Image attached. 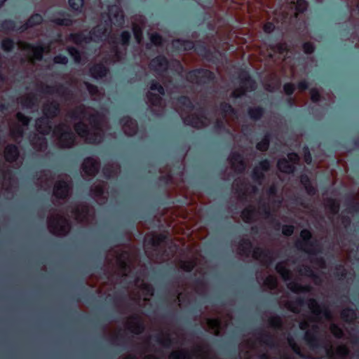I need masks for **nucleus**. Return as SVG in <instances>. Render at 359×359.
<instances>
[{
	"label": "nucleus",
	"instance_id": "obj_18",
	"mask_svg": "<svg viewBox=\"0 0 359 359\" xmlns=\"http://www.w3.org/2000/svg\"><path fill=\"white\" fill-rule=\"evenodd\" d=\"M196 41L189 39H175L172 41V47L177 51H189L194 50Z\"/></svg>",
	"mask_w": 359,
	"mask_h": 359
},
{
	"label": "nucleus",
	"instance_id": "obj_56",
	"mask_svg": "<svg viewBox=\"0 0 359 359\" xmlns=\"http://www.w3.org/2000/svg\"><path fill=\"white\" fill-rule=\"evenodd\" d=\"M71 10L76 13H81L84 5V0H68Z\"/></svg>",
	"mask_w": 359,
	"mask_h": 359
},
{
	"label": "nucleus",
	"instance_id": "obj_9",
	"mask_svg": "<svg viewBox=\"0 0 359 359\" xmlns=\"http://www.w3.org/2000/svg\"><path fill=\"white\" fill-rule=\"evenodd\" d=\"M111 29V20H104V24H99L94 27L90 32L89 36L93 41H101L103 37H107Z\"/></svg>",
	"mask_w": 359,
	"mask_h": 359
},
{
	"label": "nucleus",
	"instance_id": "obj_47",
	"mask_svg": "<svg viewBox=\"0 0 359 359\" xmlns=\"http://www.w3.org/2000/svg\"><path fill=\"white\" fill-rule=\"evenodd\" d=\"M0 27L4 32H11V31H19V27L17 28L16 22L13 20L11 19H6L3 20Z\"/></svg>",
	"mask_w": 359,
	"mask_h": 359
},
{
	"label": "nucleus",
	"instance_id": "obj_54",
	"mask_svg": "<svg viewBox=\"0 0 359 359\" xmlns=\"http://www.w3.org/2000/svg\"><path fill=\"white\" fill-rule=\"evenodd\" d=\"M270 48L280 54H285L289 52V46L285 42L277 43L275 45L270 46Z\"/></svg>",
	"mask_w": 359,
	"mask_h": 359
},
{
	"label": "nucleus",
	"instance_id": "obj_62",
	"mask_svg": "<svg viewBox=\"0 0 359 359\" xmlns=\"http://www.w3.org/2000/svg\"><path fill=\"white\" fill-rule=\"evenodd\" d=\"M244 159V157L242 154L238 151L231 152L229 157V161L231 164V166L235 165L236 163H239L240 161Z\"/></svg>",
	"mask_w": 359,
	"mask_h": 359
},
{
	"label": "nucleus",
	"instance_id": "obj_48",
	"mask_svg": "<svg viewBox=\"0 0 359 359\" xmlns=\"http://www.w3.org/2000/svg\"><path fill=\"white\" fill-rule=\"evenodd\" d=\"M128 255L129 253L128 251H123L117 258L118 264L120 269L124 272L128 271L130 268V266L126 261V258L128 257Z\"/></svg>",
	"mask_w": 359,
	"mask_h": 359
},
{
	"label": "nucleus",
	"instance_id": "obj_4",
	"mask_svg": "<svg viewBox=\"0 0 359 359\" xmlns=\"http://www.w3.org/2000/svg\"><path fill=\"white\" fill-rule=\"evenodd\" d=\"M53 133L57 137L59 147L62 149H71L76 142V135L71 128L64 124L55 126Z\"/></svg>",
	"mask_w": 359,
	"mask_h": 359
},
{
	"label": "nucleus",
	"instance_id": "obj_5",
	"mask_svg": "<svg viewBox=\"0 0 359 359\" xmlns=\"http://www.w3.org/2000/svg\"><path fill=\"white\" fill-rule=\"evenodd\" d=\"M241 88L231 92L230 96L238 99L243 96L246 92H252L256 89V82L247 71H242L239 74Z\"/></svg>",
	"mask_w": 359,
	"mask_h": 359
},
{
	"label": "nucleus",
	"instance_id": "obj_32",
	"mask_svg": "<svg viewBox=\"0 0 359 359\" xmlns=\"http://www.w3.org/2000/svg\"><path fill=\"white\" fill-rule=\"evenodd\" d=\"M69 40L79 46L82 43H90L93 39L89 35H85L82 32L71 33L69 36Z\"/></svg>",
	"mask_w": 359,
	"mask_h": 359
},
{
	"label": "nucleus",
	"instance_id": "obj_34",
	"mask_svg": "<svg viewBox=\"0 0 359 359\" xmlns=\"http://www.w3.org/2000/svg\"><path fill=\"white\" fill-rule=\"evenodd\" d=\"M154 341L158 344L162 345L165 348H170L175 343L174 339H172L170 334H166L165 337H163L161 334H158L154 336Z\"/></svg>",
	"mask_w": 359,
	"mask_h": 359
},
{
	"label": "nucleus",
	"instance_id": "obj_39",
	"mask_svg": "<svg viewBox=\"0 0 359 359\" xmlns=\"http://www.w3.org/2000/svg\"><path fill=\"white\" fill-rule=\"evenodd\" d=\"M194 355V352L182 349L171 352L169 355V359H191Z\"/></svg>",
	"mask_w": 359,
	"mask_h": 359
},
{
	"label": "nucleus",
	"instance_id": "obj_60",
	"mask_svg": "<svg viewBox=\"0 0 359 359\" xmlns=\"http://www.w3.org/2000/svg\"><path fill=\"white\" fill-rule=\"evenodd\" d=\"M330 331L334 337L341 339L344 336V330L337 324L332 323L330 325Z\"/></svg>",
	"mask_w": 359,
	"mask_h": 359
},
{
	"label": "nucleus",
	"instance_id": "obj_13",
	"mask_svg": "<svg viewBox=\"0 0 359 359\" xmlns=\"http://www.w3.org/2000/svg\"><path fill=\"white\" fill-rule=\"evenodd\" d=\"M252 257L255 259L261 260L266 266L270 265L273 261V252L259 247H256L254 249Z\"/></svg>",
	"mask_w": 359,
	"mask_h": 359
},
{
	"label": "nucleus",
	"instance_id": "obj_30",
	"mask_svg": "<svg viewBox=\"0 0 359 359\" xmlns=\"http://www.w3.org/2000/svg\"><path fill=\"white\" fill-rule=\"evenodd\" d=\"M259 334V340L262 344H265L271 348H274L278 346V344L275 341L273 336L270 333L260 330Z\"/></svg>",
	"mask_w": 359,
	"mask_h": 359
},
{
	"label": "nucleus",
	"instance_id": "obj_43",
	"mask_svg": "<svg viewBox=\"0 0 359 359\" xmlns=\"http://www.w3.org/2000/svg\"><path fill=\"white\" fill-rule=\"evenodd\" d=\"M219 108L221 115L224 118H225L227 115L235 114L236 113V109L232 107V105L226 102H220Z\"/></svg>",
	"mask_w": 359,
	"mask_h": 359
},
{
	"label": "nucleus",
	"instance_id": "obj_57",
	"mask_svg": "<svg viewBox=\"0 0 359 359\" xmlns=\"http://www.w3.org/2000/svg\"><path fill=\"white\" fill-rule=\"evenodd\" d=\"M88 121L92 126L98 130L101 126V116L98 113L91 114L88 116Z\"/></svg>",
	"mask_w": 359,
	"mask_h": 359
},
{
	"label": "nucleus",
	"instance_id": "obj_25",
	"mask_svg": "<svg viewBox=\"0 0 359 359\" xmlns=\"http://www.w3.org/2000/svg\"><path fill=\"white\" fill-rule=\"evenodd\" d=\"M300 183L304 187L306 194L310 196H314L317 194V189L311 181L310 177L306 174L301 175Z\"/></svg>",
	"mask_w": 359,
	"mask_h": 359
},
{
	"label": "nucleus",
	"instance_id": "obj_1",
	"mask_svg": "<svg viewBox=\"0 0 359 359\" xmlns=\"http://www.w3.org/2000/svg\"><path fill=\"white\" fill-rule=\"evenodd\" d=\"M88 111L84 105L76 107L70 114L69 116L72 119L79 121L74 124V128L76 133L81 137L86 138L88 142L92 144L100 142H97V138H101V135L98 133H91L88 125L84 123L82 119L86 117Z\"/></svg>",
	"mask_w": 359,
	"mask_h": 359
},
{
	"label": "nucleus",
	"instance_id": "obj_63",
	"mask_svg": "<svg viewBox=\"0 0 359 359\" xmlns=\"http://www.w3.org/2000/svg\"><path fill=\"white\" fill-rule=\"evenodd\" d=\"M288 344L291 347L293 352L299 356L303 357V354L302 353L300 347L297 344L295 341L292 337H289L287 339Z\"/></svg>",
	"mask_w": 359,
	"mask_h": 359
},
{
	"label": "nucleus",
	"instance_id": "obj_21",
	"mask_svg": "<svg viewBox=\"0 0 359 359\" xmlns=\"http://www.w3.org/2000/svg\"><path fill=\"white\" fill-rule=\"evenodd\" d=\"M79 286L81 290H82V293L81 294V297L77 298L76 299L77 302H80L82 299L86 303L90 304L92 302L97 300V297L95 295V292L86 287L83 280H81Z\"/></svg>",
	"mask_w": 359,
	"mask_h": 359
},
{
	"label": "nucleus",
	"instance_id": "obj_52",
	"mask_svg": "<svg viewBox=\"0 0 359 359\" xmlns=\"http://www.w3.org/2000/svg\"><path fill=\"white\" fill-rule=\"evenodd\" d=\"M251 177L255 182L261 185L265 179V175L259 170V168H255L252 171Z\"/></svg>",
	"mask_w": 359,
	"mask_h": 359
},
{
	"label": "nucleus",
	"instance_id": "obj_24",
	"mask_svg": "<svg viewBox=\"0 0 359 359\" xmlns=\"http://www.w3.org/2000/svg\"><path fill=\"white\" fill-rule=\"evenodd\" d=\"M304 339L311 348H317L323 346L319 337L311 330H308L305 332Z\"/></svg>",
	"mask_w": 359,
	"mask_h": 359
},
{
	"label": "nucleus",
	"instance_id": "obj_50",
	"mask_svg": "<svg viewBox=\"0 0 359 359\" xmlns=\"http://www.w3.org/2000/svg\"><path fill=\"white\" fill-rule=\"evenodd\" d=\"M1 48L5 52H11L15 48V42L11 38H5L1 41Z\"/></svg>",
	"mask_w": 359,
	"mask_h": 359
},
{
	"label": "nucleus",
	"instance_id": "obj_14",
	"mask_svg": "<svg viewBox=\"0 0 359 359\" xmlns=\"http://www.w3.org/2000/svg\"><path fill=\"white\" fill-rule=\"evenodd\" d=\"M61 107L58 102L53 100L43 104L42 108L43 115L53 120L60 113Z\"/></svg>",
	"mask_w": 359,
	"mask_h": 359
},
{
	"label": "nucleus",
	"instance_id": "obj_35",
	"mask_svg": "<svg viewBox=\"0 0 359 359\" xmlns=\"http://www.w3.org/2000/svg\"><path fill=\"white\" fill-rule=\"evenodd\" d=\"M271 137V133L270 132H266L264 135L261 141L257 143L256 149L260 151H266L269 148Z\"/></svg>",
	"mask_w": 359,
	"mask_h": 359
},
{
	"label": "nucleus",
	"instance_id": "obj_45",
	"mask_svg": "<svg viewBox=\"0 0 359 359\" xmlns=\"http://www.w3.org/2000/svg\"><path fill=\"white\" fill-rule=\"evenodd\" d=\"M295 90H296V86L292 83H290V82L285 83L283 85V91L285 93V95L288 96L287 101L291 105L294 103V100L292 97V95L294 94Z\"/></svg>",
	"mask_w": 359,
	"mask_h": 359
},
{
	"label": "nucleus",
	"instance_id": "obj_17",
	"mask_svg": "<svg viewBox=\"0 0 359 359\" xmlns=\"http://www.w3.org/2000/svg\"><path fill=\"white\" fill-rule=\"evenodd\" d=\"M41 92L48 95L56 93L65 98H67L71 95V91L63 84H59L57 86L46 85L42 88Z\"/></svg>",
	"mask_w": 359,
	"mask_h": 359
},
{
	"label": "nucleus",
	"instance_id": "obj_2",
	"mask_svg": "<svg viewBox=\"0 0 359 359\" xmlns=\"http://www.w3.org/2000/svg\"><path fill=\"white\" fill-rule=\"evenodd\" d=\"M299 236L301 240L297 241L294 244L298 250L312 255H316L320 252V250L316 248L319 245L317 240H312L313 234L309 229H302Z\"/></svg>",
	"mask_w": 359,
	"mask_h": 359
},
{
	"label": "nucleus",
	"instance_id": "obj_59",
	"mask_svg": "<svg viewBox=\"0 0 359 359\" xmlns=\"http://www.w3.org/2000/svg\"><path fill=\"white\" fill-rule=\"evenodd\" d=\"M191 116L196 117L197 119L192 120L191 127L194 128H200L205 126L204 121L207 119L205 115L198 116L197 114H191Z\"/></svg>",
	"mask_w": 359,
	"mask_h": 359
},
{
	"label": "nucleus",
	"instance_id": "obj_31",
	"mask_svg": "<svg viewBox=\"0 0 359 359\" xmlns=\"http://www.w3.org/2000/svg\"><path fill=\"white\" fill-rule=\"evenodd\" d=\"M292 4L294 5L295 9L292 18L297 20L299 14H302L307 11L309 3L306 0H297L296 1H292Z\"/></svg>",
	"mask_w": 359,
	"mask_h": 359
},
{
	"label": "nucleus",
	"instance_id": "obj_40",
	"mask_svg": "<svg viewBox=\"0 0 359 359\" xmlns=\"http://www.w3.org/2000/svg\"><path fill=\"white\" fill-rule=\"evenodd\" d=\"M275 269L284 280H290L291 279L290 271L286 267L283 262H278L276 264Z\"/></svg>",
	"mask_w": 359,
	"mask_h": 359
},
{
	"label": "nucleus",
	"instance_id": "obj_16",
	"mask_svg": "<svg viewBox=\"0 0 359 359\" xmlns=\"http://www.w3.org/2000/svg\"><path fill=\"white\" fill-rule=\"evenodd\" d=\"M36 129L42 135H48L52 131V120L45 116L36 120Z\"/></svg>",
	"mask_w": 359,
	"mask_h": 359
},
{
	"label": "nucleus",
	"instance_id": "obj_58",
	"mask_svg": "<svg viewBox=\"0 0 359 359\" xmlns=\"http://www.w3.org/2000/svg\"><path fill=\"white\" fill-rule=\"evenodd\" d=\"M268 323L269 327L276 330L281 329L283 326V320L281 318L278 316H275L269 318Z\"/></svg>",
	"mask_w": 359,
	"mask_h": 359
},
{
	"label": "nucleus",
	"instance_id": "obj_28",
	"mask_svg": "<svg viewBox=\"0 0 359 359\" xmlns=\"http://www.w3.org/2000/svg\"><path fill=\"white\" fill-rule=\"evenodd\" d=\"M266 112L265 108L262 106L250 107L247 109L248 117L255 121L260 120Z\"/></svg>",
	"mask_w": 359,
	"mask_h": 359
},
{
	"label": "nucleus",
	"instance_id": "obj_46",
	"mask_svg": "<svg viewBox=\"0 0 359 359\" xmlns=\"http://www.w3.org/2000/svg\"><path fill=\"white\" fill-rule=\"evenodd\" d=\"M131 40V33L128 30L123 31L118 38L114 41L116 43H120L122 46H128Z\"/></svg>",
	"mask_w": 359,
	"mask_h": 359
},
{
	"label": "nucleus",
	"instance_id": "obj_15",
	"mask_svg": "<svg viewBox=\"0 0 359 359\" xmlns=\"http://www.w3.org/2000/svg\"><path fill=\"white\" fill-rule=\"evenodd\" d=\"M109 72V69L102 62L93 65L89 68V74L92 78L99 80L104 78Z\"/></svg>",
	"mask_w": 359,
	"mask_h": 359
},
{
	"label": "nucleus",
	"instance_id": "obj_7",
	"mask_svg": "<svg viewBox=\"0 0 359 359\" xmlns=\"http://www.w3.org/2000/svg\"><path fill=\"white\" fill-rule=\"evenodd\" d=\"M149 89L152 91H157L158 94L148 91L146 93L148 102L154 107H160L163 100L161 96H163L165 94L164 87L156 80L152 79L149 83Z\"/></svg>",
	"mask_w": 359,
	"mask_h": 359
},
{
	"label": "nucleus",
	"instance_id": "obj_36",
	"mask_svg": "<svg viewBox=\"0 0 359 359\" xmlns=\"http://www.w3.org/2000/svg\"><path fill=\"white\" fill-rule=\"evenodd\" d=\"M277 167L280 172L284 173L290 174L294 170V166L285 158H280L278 161Z\"/></svg>",
	"mask_w": 359,
	"mask_h": 359
},
{
	"label": "nucleus",
	"instance_id": "obj_20",
	"mask_svg": "<svg viewBox=\"0 0 359 359\" xmlns=\"http://www.w3.org/2000/svg\"><path fill=\"white\" fill-rule=\"evenodd\" d=\"M4 158L8 163H14L20 157V150L18 147L15 144H8L4 151Z\"/></svg>",
	"mask_w": 359,
	"mask_h": 359
},
{
	"label": "nucleus",
	"instance_id": "obj_27",
	"mask_svg": "<svg viewBox=\"0 0 359 359\" xmlns=\"http://www.w3.org/2000/svg\"><path fill=\"white\" fill-rule=\"evenodd\" d=\"M196 47L194 48V50L196 53L204 58H208L209 57L212 56V52L211 50L208 47L205 42L203 40H197L196 41Z\"/></svg>",
	"mask_w": 359,
	"mask_h": 359
},
{
	"label": "nucleus",
	"instance_id": "obj_29",
	"mask_svg": "<svg viewBox=\"0 0 359 359\" xmlns=\"http://www.w3.org/2000/svg\"><path fill=\"white\" fill-rule=\"evenodd\" d=\"M30 142L33 147L39 151H43L48 147V141L44 135H34Z\"/></svg>",
	"mask_w": 359,
	"mask_h": 359
},
{
	"label": "nucleus",
	"instance_id": "obj_51",
	"mask_svg": "<svg viewBox=\"0 0 359 359\" xmlns=\"http://www.w3.org/2000/svg\"><path fill=\"white\" fill-rule=\"evenodd\" d=\"M37 101L38 100L35 95H30L22 100L21 104L25 108L31 109L36 104Z\"/></svg>",
	"mask_w": 359,
	"mask_h": 359
},
{
	"label": "nucleus",
	"instance_id": "obj_55",
	"mask_svg": "<svg viewBox=\"0 0 359 359\" xmlns=\"http://www.w3.org/2000/svg\"><path fill=\"white\" fill-rule=\"evenodd\" d=\"M177 101L180 105L185 107L189 109L192 110L194 108V105L191 100L190 99L189 97H188L187 95L179 96L177 98Z\"/></svg>",
	"mask_w": 359,
	"mask_h": 359
},
{
	"label": "nucleus",
	"instance_id": "obj_23",
	"mask_svg": "<svg viewBox=\"0 0 359 359\" xmlns=\"http://www.w3.org/2000/svg\"><path fill=\"white\" fill-rule=\"evenodd\" d=\"M340 318L344 323L352 324L358 318L357 311L351 307H346L340 311Z\"/></svg>",
	"mask_w": 359,
	"mask_h": 359
},
{
	"label": "nucleus",
	"instance_id": "obj_8",
	"mask_svg": "<svg viewBox=\"0 0 359 359\" xmlns=\"http://www.w3.org/2000/svg\"><path fill=\"white\" fill-rule=\"evenodd\" d=\"M50 231L56 235H66L70 228L69 222L62 217H50L48 219Z\"/></svg>",
	"mask_w": 359,
	"mask_h": 359
},
{
	"label": "nucleus",
	"instance_id": "obj_61",
	"mask_svg": "<svg viewBox=\"0 0 359 359\" xmlns=\"http://www.w3.org/2000/svg\"><path fill=\"white\" fill-rule=\"evenodd\" d=\"M149 39L151 43L156 46H161L163 42L162 36L157 32L151 33L149 35Z\"/></svg>",
	"mask_w": 359,
	"mask_h": 359
},
{
	"label": "nucleus",
	"instance_id": "obj_11",
	"mask_svg": "<svg viewBox=\"0 0 359 359\" xmlns=\"http://www.w3.org/2000/svg\"><path fill=\"white\" fill-rule=\"evenodd\" d=\"M100 163L92 156L84 158L82 169L85 174L90 177H95L100 171Z\"/></svg>",
	"mask_w": 359,
	"mask_h": 359
},
{
	"label": "nucleus",
	"instance_id": "obj_26",
	"mask_svg": "<svg viewBox=\"0 0 359 359\" xmlns=\"http://www.w3.org/2000/svg\"><path fill=\"white\" fill-rule=\"evenodd\" d=\"M57 14L62 18H55L51 20V22L58 26L69 27L73 25V20L69 13L60 11Z\"/></svg>",
	"mask_w": 359,
	"mask_h": 359
},
{
	"label": "nucleus",
	"instance_id": "obj_10",
	"mask_svg": "<svg viewBox=\"0 0 359 359\" xmlns=\"http://www.w3.org/2000/svg\"><path fill=\"white\" fill-rule=\"evenodd\" d=\"M149 67L157 74L165 72L169 67V60L165 55H158L151 60Z\"/></svg>",
	"mask_w": 359,
	"mask_h": 359
},
{
	"label": "nucleus",
	"instance_id": "obj_38",
	"mask_svg": "<svg viewBox=\"0 0 359 359\" xmlns=\"http://www.w3.org/2000/svg\"><path fill=\"white\" fill-rule=\"evenodd\" d=\"M240 253L248 256L253 248V244L249 238H243L239 243Z\"/></svg>",
	"mask_w": 359,
	"mask_h": 359
},
{
	"label": "nucleus",
	"instance_id": "obj_44",
	"mask_svg": "<svg viewBox=\"0 0 359 359\" xmlns=\"http://www.w3.org/2000/svg\"><path fill=\"white\" fill-rule=\"evenodd\" d=\"M109 14L112 15L114 18H115L117 22H118L121 25H122L124 22L123 15L122 14L121 11L116 5H111L109 6Z\"/></svg>",
	"mask_w": 359,
	"mask_h": 359
},
{
	"label": "nucleus",
	"instance_id": "obj_42",
	"mask_svg": "<svg viewBox=\"0 0 359 359\" xmlns=\"http://www.w3.org/2000/svg\"><path fill=\"white\" fill-rule=\"evenodd\" d=\"M326 208L333 216H334L339 213L340 205L336 199L328 198L326 200Z\"/></svg>",
	"mask_w": 359,
	"mask_h": 359
},
{
	"label": "nucleus",
	"instance_id": "obj_6",
	"mask_svg": "<svg viewBox=\"0 0 359 359\" xmlns=\"http://www.w3.org/2000/svg\"><path fill=\"white\" fill-rule=\"evenodd\" d=\"M294 304L297 306H303L305 304H307L312 313L317 318H319L321 314L326 318H331V313L329 309L325 306L322 308L318 301L314 298H310L308 300H306L304 297H299L294 300Z\"/></svg>",
	"mask_w": 359,
	"mask_h": 359
},
{
	"label": "nucleus",
	"instance_id": "obj_64",
	"mask_svg": "<svg viewBox=\"0 0 359 359\" xmlns=\"http://www.w3.org/2000/svg\"><path fill=\"white\" fill-rule=\"evenodd\" d=\"M133 32L136 41L138 43H140L143 38V33L142 29L139 26L135 25L133 27Z\"/></svg>",
	"mask_w": 359,
	"mask_h": 359
},
{
	"label": "nucleus",
	"instance_id": "obj_22",
	"mask_svg": "<svg viewBox=\"0 0 359 359\" xmlns=\"http://www.w3.org/2000/svg\"><path fill=\"white\" fill-rule=\"evenodd\" d=\"M43 21V18L40 13L32 14L25 24L19 27L20 32H24L27 29L40 25Z\"/></svg>",
	"mask_w": 359,
	"mask_h": 359
},
{
	"label": "nucleus",
	"instance_id": "obj_12",
	"mask_svg": "<svg viewBox=\"0 0 359 359\" xmlns=\"http://www.w3.org/2000/svg\"><path fill=\"white\" fill-rule=\"evenodd\" d=\"M70 190V183L64 180H60L56 182L54 185L53 194L57 198L65 200L69 196Z\"/></svg>",
	"mask_w": 359,
	"mask_h": 359
},
{
	"label": "nucleus",
	"instance_id": "obj_19",
	"mask_svg": "<svg viewBox=\"0 0 359 359\" xmlns=\"http://www.w3.org/2000/svg\"><path fill=\"white\" fill-rule=\"evenodd\" d=\"M132 322L128 323V330L135 334H140L145 330V325L142 318L138 315L130 316Z\"/></svg>",
	"mask_w": 359,
	"mask_h": 359
},
{
	"label": "nucleus",
	"instance_id": "obj_37",
	"mask_svg": "<svg viewBox=\"0 0 359 359\" xmlns=\"http://www.w3.org/2000/svg\"><path fill=\"white\" fill-rule=\"evenodd\" d=\"M256 215V210L252 206L244 208L241 212V217L245 223H252Z\"/></svg>",
	"mask_w": 359,
	"mask_h": 359
},
{
	"label": "nucleus",
	"instance_id": "obj_53",
	"mask_svg": "<svg viewBox=\"0 0 359 359\" xmlns=\"http://www.w3.org/2000/svg\"><path fill=\"white\" fill-rule=\"evenodd\" d=\"M299 272L304 276L313 278L316 282L320 280L319 276L312 269L310 266H304L303 269H301Z\"/></svg>",
	"mask_w": 359,
	"mask_h": 359
},
{
	"label": "nucleus",
	"instance_id": "obj_33",
	"mask_svg": "<svg viewBox=\"0 0 359 359\" xmlns=\"http://www.w3.org/2000/svg\"><path fill=\"white\" fill-rule=\"evenodd\" d=\"M26 46L28 49L32 50L33 56L36 60L41 61L43 60L45 48L41 43H39L34 45L28 43Z\"/></svg>",
	"mask_w": 359,
	"mask_h": 359
},
{
	"label": "nucleus",
	"instance_id": "obj_3",
	"mask_svg": "<svg viewBox=\"0 0 359 359\" xmlns=\"http://www.w3.org/2000/svg\"><path fill=\"white\" fill-rule=\"evenodd\" d=\"M216 76L213 72L205 68H196L189 71L187 80L198 86H205L215 81Z\"/></svg>",
	"mask_w": 359,
	"mask_h": 359
},
{
	"label": "nucleus",
	"instance_id": "obj_41",
	"mask_svg": "<svg viewBox=\"0 0 359 359\" xmlns=\"http://www.w3.org/2000/svg\"><path fill=\"white\" fill-rule=\"evenodd\" d=\"M168 239L167 235L159 233L154 236L147 241V245H150L154 248H158L162 243H165Z\"/></svg>",
	"mask_w": 359,
	"mask_h": 359
},
{
	"label": "nucleus",
	"instance_id": "obj_49",
	"mask_svg": "<svg viewBox=\"0 0 359 359\" xmlns=\"http://www.w3.org/2000/svg\"><path fill=\"white\" fill-rule=\"evenodd\" d=\"M67 52L69 55L73 58L76 64H80L82 61L81 52L74 46H68Z\"/></svg>",
	"mask_w": 359,
	"mask_h": 359
}]
</instances>
